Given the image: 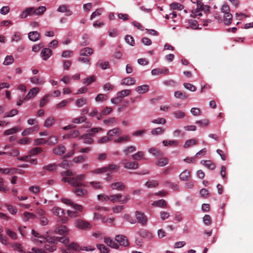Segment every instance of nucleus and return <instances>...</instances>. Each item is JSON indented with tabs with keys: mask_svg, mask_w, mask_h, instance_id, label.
I'll use <instances>...</instances> for the list:
<instances>
[{
	"mask_svg": "<svg viewBox=\"0 0 253 253\" xmlns=\"http://www.w3.org/2000/svg\"><path fill=\"white\" fill-rule=\"evenodd\" d=\"M136 150V148L133 146H129L126 147L124 150L123 152L126 155H127L130 153H132Z\"/></svg>",
	"mask_w": 253,
	"mask_h": 253,
	"instance_id": "obj_42",
	"label": "nucleus"
},
{
	"mask_svg": "<svg viewBox=\"0 0 253 253\" xmlns=\"http://www.w3.org/2000/svg\"><path fill=\"white\" fill-rule=\"evenodd\" d=\"M5 232L8 236L13 240H16L17 238L16 233L11 230L10 229L6 228L5 229Z\"/></svg>",
	"mask_w": 253,
	"mask_h": 253,
	"instance_id": "obj_47",
	"label": "nucleus"
},
{
	"mask_svg": "<svg viewBox=\"0 0 253 253\" xmlns=\"http://www.w3.org/2000/svg\"><path fill=\"white\" fill-rule=\"evenodd\" d=\"M66 148L63 145H59L53 149L54 154L57 155H61L65 153Z\"/></svg>",
	"mask_w": 253,
	"mask_h": 253,
	"instance_id": "obj_17",
	"label": "nucleus"
},
{
	"mask_svg": "<svg viewBox=\"0 0 253 253\" xmlns=\"http://www.w3.org/2000/svg\"><path fill=\"white\" fill-rule=\"evenodd\" d=\"M93 52V50L92 48L89 47H86L80 50V55L81 56H88L91 55Z\"/></svg>",
	"mask_w": 253,
	"mask_h": 253,
	"instance_id": "obj_15",
	"label": "nucleus"
},
{
	"mask_svg": "<svg viewBox=\"0 0 253 253\" xmlns=\"http://www.w3.org/2000/svg\"><path fill=\"white\" fill-rule=\"evenodd\" d=\"M149 89V85L147 84H144L137 86L135 88V90L139 94L144 93L148 91Z\"/></svg>",
	"mask_w": 253,
	"mask_h": 253,
	"instance_id": "obj_27",
	"label": "nucleus"
},
{
	"mask_svg": "<svg viewBox=\"0 0 253 253\" xmlns=\"http://www.w3.org/2000/svg\"><path fill=\"white\" fill-rule=\"evenodd\" d=\"M57 11L60 12L66 13V16H70L72 14V12L68 8V6L65 4L60 5L58 8Z\"/></svg>",
	"mask_w": 253,
	"mask_h": 253,
	"instance_id": "obj_19",
	"label": "nucleus"
},
{
	"mask_svg": "<svg viewBox=\"0 0 253 253\" xmlns=\"http://www.w3.org/2000/svg\"><path fill=\"white\" fill-rule=\"evenodd\" d=\"M97 248L100 250L101 253H108L109 249L103 244L97 245Z\"/></svg>",
	"mask_w": 253,
	"mask_h": 253,
	"instance_id": "obj_52",
	"label": "nucleus"
},
{
	"mask_svg": "<svg viewBox=\"0 0 253 253\" xmlns=\"http://www.w3.org/2000/svg\"><path fill=\"white\" fill-rule=\"evenodd\" d=\"M30 82L34 84H42L45 83L43 79H40L38 76H34L30 78Z\"/></svg>",
	"mask_w": 253,
	"mask_h": 253,
	"instance_id": "obj_25",
	"label": "nucleus"
},
{
	"mask_svg": "<svg viewBox=\"0 0 253 253\" xmlns=\"http://www.w3.org/2000/svg\"><path fill=\"white\" fill-rule=\"evenodd\" d=\"M190 177V172L188 170H184L179 175V178L182 181H188Z\"/></svg>",
	"mask_w": 253,
	"mask_h": 253,
	"instance_id": "obj_20",
	"label": "nucleus"
},
{
	"mask_svg": "<svg viewBox=\"0 0 253 253\" xmlns=\"http://www.w3.org/2000/svg\"><path fill=\"white\" fill-rule=\"evenodd\" d=\"M72 166V162L70 161L64 160L60 164V167L63 168H67Z\"/></svg>",
	"mask_w": 253,
	"mask_h": 253,
	"instance_id": "obj_64",
	"label": "nucleus"
},
{
	"mask_svg": "<svg viewBox=\"0 0 253 253\" xmlns=\"http://www.w3.org/2000/svg\"><path fill=\"white\" fill-rule=\"evenodd\" d=\"M79 135V131L77 130L71 131L69 134L64 136V138H69L71 137H76Z\"/></svg>",
	"mask_w": 253,
	"mask_h": 253,
	"instance_id": "obj_38",
	"label": "nucleus"
},
{
	"mask_svg": "<svg viewBox=\"0 0 253 253\" xmlns=\"http://www.w3.org/2000/svg\"><path fill=\"white\" fill-rule=\"evenodd\" d=\"M233 16L230 12L224 13L223 16V22L226 25H229L232 21Z\"/></svg>",
	"mask_w": 253,
	"mask_h": 253,
	"instance_id": "obj_22",
	"label": "nucleus"
},
{
	"mask_svg": "<svg viewBox=\"0 0 253 253\" xmlns=\"http://www.w3.org/2000/svg\"><path fill=\"white\" fill-rule=\"evenodd\" d=\"M23 220L27 221L30 219H34L36 217V215L29 212H25L24 213Z\"/></svg>",
	"mask_w": 253,
	"mask_h": 253,
	"instance_id": "obj_41",
	"label": "nucleus"
},
{
	"mask_svg": "<svg viewBox=\"0 0 253 253\" xmlns=\"http://www.w3.org/2000/svg\"><path fill=\"white\" fill-rule=\"evenodd\" d=\"M174 95L175 97L181 99H185L188 97V95L184 92L180 91H176L174 92Z\"/></svg>",
	"mask_w": 253,
	"mask_h": 253,
	"instance_id": "obj_28",
	"label": "nucleus"
},
{
	"mask_svg": "<svg viewBox=\"0 0 253 253\" xmlns=\"http://www.w3.org/2000/svg\"><path fill=\"white\" fill-rule=\"evenodd\" d=\"M56 165L55 164H51L43 167V169L49 171H52L56 169Z\"/></svg>",
	"mask_w": 253,
	"mask_h": 253,
	"instance_id": "obj_55",
	"label": "nucleus"
},
{
	"mask_svg": "<svg viewBox=\"0 0 253 253\" xmlns=\"http://www.w3.org/2000/svg\"><path fill=\"white\" fill-rule=\"evenodd\" d=\"M104 242L111 248L114 249H118L119 245L117 242L116 239L114 241L109 237H105Z\"/></svg>",
	"mask_w": 253,
	"mask_h": 253,
	"instance_id": "obj_9",
	"label": "nucleus"
},
{
	"mask_svg": "<svg viewBox=\"0 0 253 253\" xmlns=\"http://www.w3.org/2000/svg\"><path fill=\"white\" fill-rule=\"evenodd\" d=\"M32 15H34L33 7H28L25 9L20 14V17L21 18H25L27 16Z\"/></svg>",
	"mask_w": 253,
	"mask_h": 253,
	"instance_id": "obj_14",
	"label": "nucleus"
},
{
	"mask_svg": "<svg viewBox=\"0 0 253 253\" xmlns=\"http://www.w3.org/2000/svg\"><path fill=\"white\" fill-rule=\"evenodd\" d=\"M62 202L67 205H69L75 210L81 211L83 209V207L81 205L74 203L71 200L67 199H62Z\"/></svg>",
	"mask_w": 253,
	"mask_h": 253,
	"instance_id": "obj_12",
	"label": "nucleus"
},
{
	"mask_svg": "<svg viewBox=\"0 0 253 253\" xmlns=\"http://www.w3.org/2000/svg\"><path fill=\"white\" fill-rule=\"evenodd\" d=\"M12 146L10 145H5L3 148V149L5 150V151L2 152V155H7L14 157L18 156L20 154V152L17 149H12L10 151H7V149L10 148Z\"/></svg>",
	"mask_w": 253,
	"mask_h": 253,
	"instance_id": "obj_6",
	"label": "nucleus"
},
{
	"mask_svg": "<svg viewBox=\"0 0 253 253\" xmlns=\"http://www.w3.org/2000/svg\"><path fill=\"white\" fill-rule=\"evenodd\" d=\"M58 142V137L55 135H52L49 137L46 140V143L48 145H54L57 143Z\"/></svg>",
	"mask_w": 253,
	"mask_h": 253,
	"instance_id": "obj_30",
	"label": "nucleus"
},
{
	"mask_svg": "<svg viewBox=\"0 0 253 253\" xmlns=\"http://www.w3.org/2000/svg\"><path fill=\"white\" fill-rule=\"evenodd\" d=\"M168 163V159L167 158L164 157L159 159L156 163V165L159 167H164L167 165Z\"/></svg>",
	"mask_w": 253,
	"mask_h": 253,
	"instance_id": "obj_34",
	"label": "nucleus"
},
{
	"mask_svg": "<svg viewBox=\"0 0 253 253\" xmlns=\"http://www.w3.org/2000/svg\"><path fill=\"white\" fill-rule=\"evenodd\" d=\"M67 248H68V250H70L72 249L75 251H79L81 250V248L80 247L79 245L74 242H72L69 244Z\"/></svg>",
	"mask_w": 253,
	"mask_h": 253,
	"instance_id": "obj_35",
	"label": "nucleus"
},
{
	"mask_svg": "<svg viewBox=\"0 0 253 253\" xmlns=\"http://www.w3.org/2000/svg\"><path fill=\"white\" fill-rule=\"evenodd\" d=\"M152 205L154 206L165 208L166 207L167 204L165 200L162 199L156 201H154L152 203Z\"/></svg>",
	"mask_w": 253,
	"mask_h": 253,
	"instance_id": "obj_31",
	"label": "nucleus"
},
{
	"mask_svg": "<svg viewBox=\"0 0 253 253\" xmlns=\"http://www.w3.org/2000/svg\"><path fill=\"white\" fill-rule=\"evenodd\" d=\"M130 140V137L128 136L125 135L119 137L118 139H115L114 142L116 143H121L124 141H128Z\"/></svg>",
	"mask_w": 253,
	"mask_h": 253,
	"instance_id": "obj_60",
	"label": "nucleus"
},
{
	"mask_svg": "<svg viewBox=\"0 0 253 253\" xmlns=\"http://www.w3.org/2000/svg\"><path fill=\"white\" fill-rule=\"evenodd\" d=\"M55 241H58V240H55L53 243H50L51 245L50 244H45L44 246V248L45 250L48 251L50 252H53L56 249V247L54 244ZM58 242H59L58 241Z\"/></svg>",
	"mask_w": 253,
	"mask_h": 253,
	"instance_id": "obj_36",
	"label": "nucleus"
},
{
	"mask_svg": "<svg viewBox=\"0 0 253 253\" xmlns=\"http://www.w3.org/2000/svg\"><path fill=\"white\" fill-rule=\"evenodd\" d=\"M46 7L44 6H40L37 8L34 7V15H41L45 11Z\"/></svg>",
	"mask_w": 253,
	"mask_h": 253,
	"instance_id": "obj_32",
	"label": "nucleus"
},
{
	"mask_svg": "<svg viewBox=\"0 0 253 253\" xmlns=\"http://www.w3.org/2000/svg\"><path fill=\"white\" fill-rule=\"evenodd\" d=\"M201 164L211 170L214 169L216 167L215 165L210 160H202L201 161Z\"/></svg>",
	"mask_w": 253,
	"mask_h": 253,
	"instance_id": "obj_23",
	"label": "nucleus"
},
{
	"mask_svg": "<svg viewBox=\"0 0 253 253\" xmlns=\"http://www.w3.org/2000/svg\"><path fill=\"white\" fill-rule=\"evenodd\" d=\"M165 129L158 127L157 128L152 129L151 132L152 135H158L163 133Z\"/></svg>",
	"mask_w": 253,
	"mask_h": 253,
	"instance_id": "obj_48",
	"label": "nucleus"
},
{
	"mask_svg": "<svg viewBox=\"0 0 253 253\" xmlns=\"http://www.w3.org/2000/svg\"><path fill=\"white\" fill-rule=\"evenodd\" d=\"M68 231L67 227L64 225L58 226L55 229V232L60 235H66Z\"/></svg>",
	"mask_w": 253,
	"mask_h": 253,
	"instance_id": "obj_21",
	"label": "nucleus"
},
{
	"mask_svg": "<svg viewBox=\"0 0 253 253\" xmlns=\"http://www.w3.org/2000/svg\"><path fill=\"white\" fill-rule=\"evenodd\" d=\"M173 115L177 119H182L185 116V113L180 110L174 112Z\"/></svg>",
	"mask_w": 253,
	"mask_h": 253,
	"instance_id": "obj_51",
	"label": "nucleus"
},
{
	"mask_svg": "<svg viewBox=\"0 0 253 253\" xmlns=\"http://www.w3.org/2000/svg\"><path fill=\"white\" fill-rule=\"evenodd\" d=\"M42 149L41 147H35L33 149H32L30 152V155L34 156L36 155L39 153H40L41 152H42Z\"/></svg>",
	"mask_w": 253,
	"mask_h": 253,
	"instance_id": "obj_58",
	"label": "nucleus"
},
{
	"mask_svg": "<svg viewBox=\"0 0 253 253\" xmlns=\"http://www.w3.org/2000/svg\"><path fill=\"white\" fill-rule=\"evenodd\" d=\"M86 159V157L84 156H79L78 157H75L73 161L75 163H80L84 162Z\"/></svg>",
	"mask_w": 253,
	"mask_h": 253,
	"instance_id": "obj_62",
	"label": "nucleus"
},
{
	"mask_svg": "<svg viewBox=\"0 0 253 253\" xmlns=\"http://www.w3.org/2000/svg\"><path fill=\"white\" fill-rule=\"evenodd\" d=\"M197 143H198L197 140L195 139H189V140H187L185 142V143L184 145V147L185 148H187L190 147L192 145H196L197 144Z\"/></svg>",
	"mask_w": 253,
	"mask_h": 253,
	"instance_id": "obj_39",
	"label": "nucleus"
},
{
	"mask_svg": "<svg viewBox=\"0 0 253 253\" xmlns=\"http://www.w3.org/2000/svg\"><path fill=\"white\" fill-rule=\"evenodd\" d=\"M11 246L16 251L20 252L23 253L24 251L22 250V245L18 243H11L10 244Z\"/></svg>",
	"mask_w": 253,
	"mask_h": 253,
	"instance_id": "obj_45",
	"label": "nucleus"
},
{
	"mask_svg": "<svg viewBox=\"0 0 253 253\" xmlns=\"http://www.w3.org/2000/svg\"><path fill=\"white\" fill-rule=\"evenodd\" d=\"M39 88L37 87H35L31 89L27 95L24 97V100H28L34 97L39 92Z\"/></svg>",
	"mask_w": 253,
	"mask_h": 253,
	"instance_id": "obj_10",
	"label": "nucleus"
},
{
	"mask_svg": "<svg viewBox=\"0 0 253 253\" xmlns=\"http://www.w3.org/2000/svg\"><path fill=\"white\" fill-rule=\"evenodd\" d=\"M52 55V50L48 48H44L41 51V56L43 60H47Z\"/></svg>",
	"mask_w": 253,
	"mask_h": 253,
	"instance_id": "obj_11",
	"label": "nucleus"
},
{
	"mask_svg": "<svg viewBox=\"0 0 253 253\" xmlns=\"http://www.w3.org/2000/svg\"><path fill=\"white\" fill-rule=\"evenodd\" d=\"M86 99L84 98H81L80 99H78L76 101V105L78 107H81L83 105L86 104Z\"/></svg>",
	"mask_w": 253,
	"mask_h": 253,
	"instance_id": "obj_49",
	"label": "nucleus"
},
{
	"mask_svg": "<svg viewBox=\"0 0 253 253\" xmlns=\"http://www.w3.org/2000/svg\"><path fill=\"white\" fill-rule=\"evenodd\" d=\"M85 175L81 174L77 175L72 178L63 177L62 181L64 182H67L74 187L73 192L76 196L79 197H84L87 194V191L84 188L86 185L82 181L85 179Z\"/></svg>",
	"mask_w": 253,
	"mask_h": 253,
	"instance_id": "obj_1",
	"label": "nucleus"
},
{
	"mask_svg": "<svg viewBox=\"0 0 253 253\" xmlns=\"http://www.w3.org/2000/svg\"><path fill=\"white\" fill-rule=\"evenodd\" d=\"M28 38L30 41L36 42L40 39V35L37 31H32L28 33Z\"/></svg>",
	"mask_w": 253,
	"mask_h": 253,
	"instance_id": "obj_16",
	"label": "nucleus"
},
{
	"mask_svg": "<svg viewBox=\"0 0 253 253\" xmlns=\"http://www.w3.org/2000/svg\"><path fill=\"white\" fill-rule=\"evenodd\" d=\"M5 206L7 208V209L9 212L11 214H15L17 213V210L15 207L8 204H5Z\"/></svg>",
	"mask_w": 253,
	"mask_h": 253,
	"instance_id": "obj_43",
	"label": "nucleus"
},
{
	"mask_svg": "<svg viewBox=\"0 0 253 253\" xmlns=\"http://www.w3.org/2000/svg\"><path fill=\"white\" fill-rule=\"evenodd\" d=\"M95 78L94 76H90L83 80V83L88 85L95 81Z\"/></svg>",
	"mask_w": 253,
	"mask_h": 253,
	"instance_id": "obj_57",
	"label": "nucleus"
},
{
	"mask_svg": "<svg viewBox=\"0 0 253 253\" xmlns=\"http://www.w3.org/2000/svg\"><path fill=\"white\" fill-rule=\"evenodd\" d=\"M105 167L106 168V171H108L111 173L113 171H117L119 169V166L115 164H110Z\"/></svg>",
	"mask_w": 253,
	"mask_h": 253,
	"instance_id": "obj_33",
	"label": "nucleus"
},
{
	"mask_svg": "<svg viewBox=\"0 0 253 253\" xmlns=\"http://www.w3.org/2000/svg\"><path fill=\"white\" fill-rule=\"evenodd\" d=\"M126 42L131 46H133L135 44L133 38L130 35H126L125 37Z\"/></svg>",
	"mask_w": 253,
	"mask_h": 253,
	"instance_id": "obj_56",
	"label": "nucleus"
},
{
	"mask_svg": "<svg viewBox=\"0 0 253 253\" xmlns=\"http://www.w3.org/2000/svg\"><path fill=\"white\" fill-rule=\"evenodd\" d=\"M196 2L197 6L201 11L207 12L210 10V7L208 5H204L201 0H196Z\"/></svg>",
	"mask_w": 253,
	"mask_h": 253,
	"instance_id": "obj_24",
	"label": "nucleus"
},
{
	"mask_svg": "<svg viewBox=\"0 0 253 253\" xmlns=\"http://www.w3.org/2000/svg\"><path fill=\"white\" fill-rule=\"evenodd\" d=\"M122 164L126 169H136L138 168V163L136 161H129L127 159L123 160Z\"/></svg>",
	"mask_w": 253,
	"mask_h": 253,
	"instance_id": "obj_5",
	"label": "nucleus"
},
{
	"mask_svg": "<svg viewBox=\"0 0 253 253\" xmlns=\"http://www.w3.org/2000/svg\"><path fill=\"white\" fill-rule=\"evenodd\" d=\"M144 154L142 151H138L131 155V158L134 160H139L143 158Z\"/></svg>",
	"mask_w": 253,
	"mask_h": 253,
	"instance_id": "obj_37",
	"label": "nucleus"
},
{
	"mask_svg": "<svg viewBox=\"0 0 253 253\" xmlns=\"http://www.w3.org/2000/svg\"><path fill=\"white\" fill-rule=\"evenodd\" d=\"M135 217L137 222L142 226H145L147 224L148 219L146 215L143 213L139 211H136L135 213Z\"/></svg>",
	"mask_w": 253,
	"mask_h": 253,
	"instance_id": "obj_4",
	"label": "nucleus"
},
{
	"mask_svg": "<svg viewBox=\"0 0 253 253\" xmlns=\"http://www.w3.org/2000/svg\"><path fill=\"white\" fill-rule=\"evenodd\" d=\"M135 80L134 78L127 77L123 79L121 81V84L126 85H131L135 84Z\"/></svg>",
	"mask_w": 253,
	"mask_h": 253,
	"instance_id": "obj_18",
	"label": "nucleus"
},
{
	"mask_svg": "<svg viewBox=\"0 0 253 253\" xmlns=\"http://www.w3.org/2000/svg\"><path fill=\"white\" fill-rule=\"evenodd\" d=\"M18 113V111L17 109H12L10 111H9L8 113H6L4 115V118H7V117H12L16 115H17Z\"/></svg>",
	"mask_w": 253,
	"mask_h": 253,
	"instance_id": "obj_59",
	"label": "nucleus"
},
{
	"mask_svg": "<svg viewBox=\"0 0 253 253\" xmlns=\"http://www.w3.org/2000/svg\"><path fill=\"white\" fill-rule=\"evenodd\" d=\"M148 152L154 156L159 158L162 157L164 154L162 152L156 148H151L148 150Z\"/></svg>",
	"mask_w": 253,
	"mask_h": 253,
	"instance_id": "obj_26",
	"label": "nucleus"
},
{
	"mask_svg": "<svg viewBox=\"0 0 253 253\" xmlns=\"http://www.w3.org/2000/svg\"><path fill=\"white\" fill-rule=\"evenodd\" d=\"M102 128L101 127H94L87 130L86 134H84L81 136V138L84 139V143L85 144H91L93 142V140L90 138L95 133H97L99 130H102Z\"/></svg>",
	"mask_w": 253,
	"mask_h": 253,
	"instance_id": "obj_3",
	"label": "nucleus"
},
{
	"mask_svg": "<svg viewBox=\"0 0 253 253\" xmlns=\"http://www.w3.org/2000/svg\"><path fill=\"white\" fill-rule=\"evenodd\" d=\"M121 134V130L119 128H115L109 130L107 132V135L110 138L112 137L114 135H120Z\"/></svg>",
	"mask_w": 253,
	"mask_h": 253,
	"instance_id": "obj_29",
	"label": "nucleus"
},
{
	"mask_svg": "<svg viewBox=\"0 0 253 253\" xmlns=\"http://www.w3.org/2000/svg\"><path fill=\"white\" fill-rule=\"evenodd\" d=\"M130 93V90L129 89H125L117 93V95L120 98L124 97L128 95Z\"/></svg>",
	"mask_w": 253,
	"mask_h": 253,
	"instance_id": "obj_50",
	"label": "nucleus"
},
{
	"mask_svg": "<svg viewBox=\"0 0 253 253\" xmlns=\"http://www.w3.org/2000/svg\"><path fill=\"white\" fill-rule=\"evenodd\" d=\"M110 187L113 190H117L119 191L123 190L125 188V185L122 182H115L111 183Z\"/></svg>",
	"mask_w": 253,
	"mask_h": 253,
	"instance_id": "obj_13",
	"label": "nucleus"
},
{
	"mask_svg": "<svg viewBox=\"0 0 253 253\" xmlns=\"http://www.w3.org/2000/svg\"><path fill=\"white\" fill-rule=\"evenodd\" d=\"M14 61V59L12 56L7 55L5 57V60L3 62V64L5 65H8L12 64Z\"/></svg>",
	"mask_w": 253,
	"mask_h": 253,
	"instance_id": "obj_53",
	"label": "nucleus"
},
{
	"mask_svg": "<svg viewBox=\"0 0 253 253\" xmlns=\"http://www.w3.org/2000/svg\"><path fill=\"white\" fill-rule=\"evenodd\" d=\"M49 96V94H46L40 100L39 104L40 107H43L48 102Z\"/></svg>",
	"mask_w": 253,
	"mask_h": 253,
	"instance_id": "obj_54",
	"label": "nucleus"
},
{
	"mask_svg": "<svg viewBox=\"0 0 253 253\" xmlns=\"http://www.w3.org/2000/svg\"><path fill=\"white\" fill-rule=\"evenodd\" d=\"M32 234L36 237H38L40 239H36L33 238L32 239V241H33L36 245H39L42 243L44 242H48V243H53L55 240H58L59 242L63 243L65 244L68 243L69 242V238L66 236H64L63 237H54L53 238L50 237L48 236L45 237L42 235H40V234L37 232H36L34 230H32Z\"/></svg>",
	"mask_w": 253,
	"mask_h": 253,
	"instance_id": "obj_2",
	"label": "nucleus"
},
{
	"mask_svg": "<svg viewBox=\"0 0 253 253\" xmlns=\"http://www.w3.org/2000/svg\"><path fill=\"white\" fill-rule=\"evenodd\" d=\"M55 122V119L53 117L47 118L44 122V126L46 127H50Z\"/></svg>",
	"mask_w": 253,
	"mask_h": 253,
	"instance_id": "obj_40",
	"label": "nucleus"
},
{
	"mask_svg": "<svg viewBox=\"0 0 253 253\" xmlns=\"http://www.w3.org/2000/svg\"><path fill=\"white\" fill-rule=\"evenodd\" d=\"M97 65L99 66L102 69H106L109 68V63L108 61L98 62Z\"/></svg>",
	"mask_w": 253,
	"mask_h": 253,
	"instance_id": "obj_61",
	"label": "nucleus"
},
{
	"mask_svg": "<svg viewBox=\"0 0 253 253\" xmlns=\"http://www.w3.org/2000/svg\"><path fill=\"white\" fill-rule=\"evenodd\" d=\"M122 197V195L120 193L115 195H112L109 196V200L113 203H115L117 201L119 202V199L121 198Z\"/></svg>",
	"mask_w": 253,
	"mask_h": 253,
	"instance_id": "obj_44",
	"label": "nucleus"
},
{
	"mask_svg": "<svg viewBox=\"0 0 253 253\" xmlns=\"http://www.w3.org/2000/svg\"><path fill=\"white\" fill-rule=\"evenodd\" d=\"M53 213L55 215L59 217H62L64 215V211L60 208H54L53 209Z\"/></svg>",
	"mask_w": 253,
	"mask_h": 253,
	"instance_id": "obj_46",
	"label": "nucleus"
},
{
	"mask_svg": "<svg viewBox=\"0 0 253 253\" xmlns=\"http://www.w3.org/2000/svg\"><path fill=\"white\" fill-rule=\"evenodd\" d=\"M75 225L78 228L81 229H87L90 228V223L85 220L81 219H77L75 221Z\"/></svg>",
	"mask_w": 253,
	"mask_h": 253,
	"instance_id": "obj_7",
	"label": "nucleus"
},
{
	"mask_svg": "<svg viewBox=\"0 0 253 253\" xmlns=\"http://www.w3.org/2000/svg\"><path fill=\"white\" fill-rule=\"evenodd\" d=\"M116 240L119 245L124 247H126L128 245V241L124 235H117L116 236Z\"/></svg>",
	"mask_w": 253,
	"mask_h": 253,
	"instance_id": "obj_8",
	"label": "nucleus"
},
{
	"mask_svg": "<svg viewBox=\"0 0 253 253\" xmlns=\"http://www.w3.org/2000/svg\"><path fill=\"white\" fill-rule=\"evenodd\" d=\"M86 120V118L85 116H81L79 118H76L73 119L72 120V122L74 123H76V124H80V123L85 122Z\"/></svg>",
	"mask_w": 253,
	"mask_h": 253,
	"instance_id": "obj_63",
	"label": "nucleus"
}]
</instances>
